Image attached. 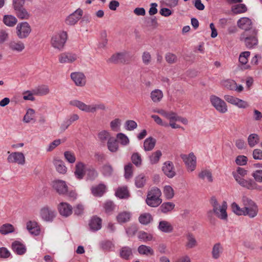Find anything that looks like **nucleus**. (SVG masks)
<instances>
[{"instance_id": "45", "label": "nucleus", "mask_w": 262, "mask_h": 262, "mask_svg": "<svg viewBox=\"0 0 262 262\" xmlns=\"http://www.w3.org/2000/svg\"><path fill=\"white\" fill-rule=\"evenodd\" d=\"M120 256L125 259H128L132 255V249L128 247H124L120 251Z\"/></svg>"}, {"instance_id": "2", "label": "nucleus", "mask_w": 262, "mask_h": 262, "mask_svg": "<svg viewBox=\"0 0 262 262\" xmlns=\"http://www.w3.org/2000/svg\"><path fill=\"white\" fill-rule=\"evenodd\" d=\"M210 203L212 207V211L215 216L222 220H226L228 215L227 213V203L223 201L221 204L218 203L216 199L213 197L211 198Z\"/></svg>"}, {"instance_id": "21", "label": "nucleus", "mask_w": 262, "mask_h": 262, "mask_svg": "<svg viewBox=\"0 0 262 262\" xmlns=\"http://www.w3.org/2000/svg\"><path fill=\"white\" fill-rule=\"evenodd\" d=\"M162 170L164 174L169 178H172L176 175L173 164L170 161H166L164 163Z\"/></svg>"}, {"instance_id": "35", "label": "nucleus", "mask_w": 262, "mask_h": 262, "mask_svg": "<svg viewBox=\"0 0 262 262\" xmlns=\"http://www.w3.org/2000/svg\"><path fill=\"white\" fill-rule=\"evenodd\" d=\"M156 140L152 137L146 138L144 142V149L145 151H150L155 147Z\"/></svg>"}, {"instance_id": "51", "label": "nucleus", "mask_w": 262, "mask_h": 262, "mask_svg": "<svg viewBox=\"0 0 262 262\" xmlns=\"http://www.w3.org/2000/svg\"><path fill=\"white\" fill-rule=\"evenodd\" d=\"M146 181L144 175L140 174L135 179V185L138 188H142L145 184Z\"/></svg>"}, {"instance_id": "41", "label": "nucleus", "mask_w": 262, "mask_h": 262, "mask_svg": "<svg viewBox=\"0 0 262 262\" xmlns=\"http://www.w3.org/2000/svg\"><path fill=\"white\" fill-rule=\"evenodd\" d=\"M162 156V152L160 150H158L152 152L149 156V162L151 164H156L158 163Z\"/></svg>"}, {"instance_id": "60", "label": "nucleus", "mask_w": 262, "mask_h": 262, "mask_svg": "<svg viewBox=\"0 0 262 262\" xmlns=\"http://www.w3.org/2000/svg\"><path fill=\"white\" fill-rule=\"evenodd\" d=\"M132 161L136 166H140L142 164L141 156L137 152L134 153L132 155Z\"/></svg>"}, {"instance_id": "3", "label": "nucleus", "mask_w": 262, "mask_h": 262, "mask_svg": "<svg viewBox=\"0 0 262 262\" xmlns=\"http://www.w3.org/2000/svg\"><path fill=\"white\" fill-rule=\"evenodd\" d=\"M161 191L156 187H152L148 192L146 199V204L150 207H157L162 203Z\"/></svg>"}, {"instance_id": "57", "label": "nucleus", "mask_w": 262, "mask_h": 262, "mask_svg": "<svg viewBox=\"0 0 262 262\" xmlns=\"http://www.w3.org/2000/svg\"><path fill=\"white\" fill-rule=\"evenodd\" d=\"M222 84L225 87L231 90H234L236 88V83L233 80H225L222 82Z\"/></svg>"}, {"instance_id": "39", "label": "nucleus", "mask_w": 262, "mask_h": 262, "mask_svg": "<svg viewBox=\"0 0 262 262\" xmlns=\"http://www.w3.org/2000/svg\"><path fill=\"white\" fill-rule=\"evenodd\" d=\"M108 149L112 152H115L118 149V143L117 140L113 137L107 142Z\"/></svg>"}, {"instance_id": "20", "label": "nucleus", "mask_w": 262, "mask_h": 262, "mask_svg": "<svg viewBox=\"0 0 262 262\" xmlns=\"http://www.w3.org/2000/svg\"><path fill=\"white\" fill-rule=\"evenodd\" d=\"M60 214L64 217L69 216L73 212L72 206L66 202H61L58 206Z\"/></svg>"}, {"instance_id": "47", "label": "nucleus", "mask_w": 262, "mask_h": 262, "mask_svg": "<svg viewBox=\"0 0 262 262\" xmlns=\"http://www.w3.org/2000/svg\"><path fill=\"white\" fill-rule=\"evenodd\" d=\"M86 180L87 181H93L97 177V171L93 167H89L86 169Z\"/></svg>"}, {"instance_id": "16", "label": "nucleus", "mask_w": 262, "mask_h": 262, "mask_svg": "<svg viewBox=\"0 0 262 262\" xmlns=\"http://www.w3.org/2000/svg\"><path fill=\"white\" fill-rule=\"evenodd\" d=\"M9 49L14 53L21 52L25 48L24 42L18 40H10L8 43Z\"/></svg>"}, {"instance_id": "27", "label": "nucleus", "mask_w": 262, "mask_h": 262, "mask_svg": "<svg viewBox=\"0 0 262 262\" xmlns=\"http://www.w3.org/2000/svg\"><path fill=\"white\" fill-rule=\"evenodd\" d=\"M186 242L185 247L187 249H190L195 248L198 245L197 241L194 235L192 233H188L186 235Z\"/></svg>"}, {"instance_id": "54", "label": "nucleus", "mask_w": 262, "mask_h": 262, "mask_svg": "<svg viewBox=\"0 0 262 262\" xmlns=\"http://www.w3.org/2000/svg\"><path fill=\"white\" fill-rule=\"evenodd\" d=\"M133 166L131 163H129L124 167V177L126 179H129L133 177Z\"/></svg>"}, {"instance_id": "50", "label": "nucleus", "mask_w": 262, "mask_h": 262, "mask_svg": "<svg viewBox=\"0 0 262 262\" xmlns=\"http://www.w3.org/2000/svg\"><path fill=\"white\" fill-rule=\"evenodd\" d=\"M152 220L151 215L148 213H143L139 217V221L140 223L143 225H147Z\"/></svg>"}, {"instance_id": "1", "label": "nucleus", "mask_w": 262, "mask_h": 262, "mask_svg": "<svg viewBox=\"0 0 262 262\" xmlns=\"http://www.w3.org/2000/svg\"><path fill=\"white\" fill-rule=\"evenodd\" d=\"M241 202L243 206L242 208L235 202H233L231 205L232 210L235 214L248 216L250 218H254L257 215L258 206L252 199L246 195H243Z\"/></svg>"}, {"instance_id": "58", "label": "nucleus", "mask_w": 262, "mask_h": 262, "mask_svg": "<svg viewBox=\"0 0 262 262\" xmlns=\"http://www.w3.org/2000/svg\"><path fill=\"white\" fill-rule=\"evenodd\" d=\"M121 121L119 119H115L112 121L110 123L111 129L115 132H118L120 130Z\"/></svg>"}, {"instance_id": "55", "label": "nucleus", "mask_w": 262, "mask_h": 262, "mask_svg": "<svg viewBox=\"0 0 262 262\" xmlns=\"http://www.w3.org/2000/svg\"><path fill=\"white\" fill-rule=\"evenodd\" d=\"M254 182L253 180L250 179L248 180L243 179L242 181L240 183L239 185L247 189L252 190V186L254 184Z\"/></svg>"}, {"instance_id": "62", "label": "nucleus", "mask_w": 262, "mask_h": 262, "mask_svg": "<svg viewBox=\"0 0 262 262\" xmlns=\"http://www.w3.org/2000/svg\"><path fill=\"white\" fill-rule=\"evenodd\" d=\"M142 60L145 65H148L151 61L150 54L147 51L144 52L142 55Z\"/></svg>"}, {"instance_id": "6", "label": "nucleus", "mask_w": 262, "mask_h": 262, "mask_svg": "<svg viewBox=\"0 0 262 262\" xmlns=\"http://www.w3.org/2000/svg\"><path fill=\"white\" fill-rule=\"evenodd\" d=\"M49 93V89L47 85H41L35 88L31 91H27L23 93V98H29L33 96H43Z\"/></svg>"}, {"instance_id": "32", "label": "nucleus", "mask_w": 262, "mask_h": 262, "mask_svg": "<svg viewBox=\"0 0 262 262\" xmlns=\"http://www.w3.org/2000/svg\"><path fill=\"white\" fill-rule=\"evenodd\" d=\"M250 55V52L249 51H245L241 53L239 56V62L243 65H244V69H248L250 68L249 65H246L248 62V58Z\"/></svg>"}, {"instance_id": "7", "label": "nucleus", "mask_w": 262, "mask_h": 262, "mask_svg": "<svg viewBox=\"0 0 262 262\" xmlns=\"http://www.w3.org/2000/svg\"><path fill=\"white\" fill-rule=\"evenodd\" d=\"M8 154L9 155L7 160L8 163L21 166L26 163V158L23 152L19 151L10 152L8 151Z\"/></svg>"}, {"instance_id": "15", "label": "nucleus", "mask_w": 262, "mask_h": 262, "mask_svg": "<svg viewBox=\"0 0 262 262\" xmlns=\"http://www.w3.org/2000/svg\"><path fill=\"white\" fill-rule=\"evenodd\" d=\"M86 169L84 163L80 161L77 162L75 164L74 172L75 178L79 180L83 179L86 172Z\"/></svg>"}, {"instance_id": "9", "label": "nucleus", "mask_w": 262, "mask_h": 262, "mask_svg": "<svg viewBox=\"0 0 262 262\" xmlns=\"http://www.w3.org/2000/svg\"><path fill=\"white\" fill-rule=\"evenodd\" d=\"M31 32V28L29 24L27 22L18 24L16 28V33L19 39L27 38Z\"/></svg>"}, {"instance_id": "8", "label": "nucleus", "mask_w": 262, "mask_h": 262, "mask_svg": "<svg viewBox=\"0 0 262 262\" xmlns=\"http://www.w3.org/2000/svg\"><path fill=\"white\" fill-rule=\"evenodd\" d=\"M181 157L185 163L189 172L194 171L196 166V158L193 152L188 155H181Z\"/></svg>"}, {"instance_id": "46", "label": "nucleus", "mask_w": 262, "mask_h": 262, "mask_svg": "<svg viewBox=\"0 0 262 262\" xmlns=\"http://www.w3.org/2000/svg\"><path fill=\"white\" fill-rule=\"evenodd\" d=\"M228 102L239 108H246L248 106V103L243 99H228Z\"/></svg>"}, {"instance_id": "37", "label": "nucleus", "mask_w": 262, "mask_h": 262, "mask_svg": "<svg viewBox=\"0 0 262 262\" xmlns=\"http://www.w3.org/2000/svg\"><path fill=\"white\" fill-rule=\"evenodd\" d=\"M89 227L90 230L92 232H96L98 230V217L97 215H94L91 218Z\"/></svg>"}, {"instance_id": "19", "label": "nucleus", "mask_w": 262, "mask_h": 262, "mask_svg": "<svg viewBox=\"0 0 262 262\" xmlns=\"http://www.w3.org/2000/svg\"><path fill=\"white\" fill-rule=\"evenodd\" d=\"M83 11L80 9H77L69 15L66 19V23L68 25H74L81 17Z\"/></svg>"}, {"instance_id": "25", "label": "nucleus", "mask_w": 262, "mask_h": 262, "mask_svg": "<svg viewBox=\"0 0 262 262\" xmlns=\"http://www.w3.org/2000/svg\"><path fill=\"white\" fill-rule=\"evenodd\" d=\"M132 214L130 212L123 211L119 212L116 216V221L120 224H122L130 221Z\"/></svg>"}, {"instance_id": "4", "label": "nucleus", "mask_w": 262, "mask_h": 262, "mask_svg": "<svg viewBox=\"0 0 262 262\" xmlns=\"http://www.w3.org/2000/svg\"><path fill=\"white\" fill-rule=\"evenodd\" d=\"M240 39L244 41L248 48L252 49L258 44L257 31L253 29L250 31L244 32L241 34Z\"/></svg>"}, {"instance_id": "61", "label": "nucleus", "mask_w": 262, "mask_h": 262, "mask_svg": "<svg viewBox=\"0 0 262 262\" xmlns=\"http://www.w3.org/2000/svg\"><path fill=\"white\" fill-rule=\"evenodd\" d=\"M117 138L119 142L123 145H126L129 143V139L128 137L124 134H118L117 135Z\"/></svg>"}, {"instance_id": "24", "label": "nucleus", "mask_w": 262, "mask_h": 262, "mask_svg": "<svg viewBox=\"0 0 262 262\" xmlns=\"http://www.w3.org/2000/svg\"><path fill=\"white\" fill-rule=\"evenodd\" d=\"M26 227L29 233L33 235L37 236L40 234V227L35 221H29L27 223Z\"/></svg>"}, {"instance_id": "52", "label": "nucleus", "mask_w": 262, "mask_h": 262, "mask_svg": "<svg viewBox=\"0 0 262 262\" xmlns=\"http://www.w3.org/2000/svg\"><path fill=\"white\" fill-rule=\"evenodd\" d=\"M138 238L143 242L150 241L152 239V235L144 231H140L138 234Z\"/></svg>"}, {"instance_id": "44", "label": "nucleus", "mask_w": 262, "mask_h": 262, "mask_svg": "<svg viewBox=\"0 0 262 262\" xmlns=\"http://www.w3.org/2000/svg\"><path fill=\"white\" fill-rule=\"evenodd\" d=\"M115 195L120 199H125L128 196V191L126 187H120L116 190Z\"/></svg>"}, {"instance_id": "53", "label": "nucleus", "mask_w": 262, "mask_h": 262, "mask_svg": "<svg viewBox=\"0 0 262 262\" xmlns=\"http://www.w3.org/2000/svg\"><path fill=\"white\" fill-rule=\"evenodd\" d=\"M15 12L17 17L22 19H28L30 16L29 13L24 8L16 10Z\"/></svg>"}, {"instance_id": "33", "label": "nucleus", "mask_w": 262, "mask_h": 262, "mask_svg": "<svg viewBox=\"0 0 262 262\" xmlns=\"http://www.w3.org/2000/svg\"><path fill=\"white\" fill-rule=\"evenodd\" d=\"M15 232V229L11 224H4L0 227V233L2 235H7Z\"/></svg>"}, {"instance_id": "31", "label": "nucleus", "mask_w": 262, "mask_h": 262, "mask_svg": "<svg viewBox=\"0 0 262 262\" xmlns=\"http://www.w3.org/2000/svg\"><path fill=\"white\" fill-rule=\"evenodd\" d=\"M198 177L201 179L206 181L209 183H211L213 181L212 173L208 169L202 170L199 173Z\"/></svg>"}, {"instance_id": "30", "label": "nucleus", "mask_w": 262, "mask_h": 262, "mask_svg": "<svg viewBox=\"0 0 262 262\" xmlns=\"http://www.w3.org/2000/svg\"><path fill=\"white\" fill-rule=\"evenodd\" d=\"M116 205L110 200H107L103 204V209L104 212L107 215L112 214L116 209Z\"/></svg>"}, {"instance_id": "56", "label": "nucleus", "mask_w": 262, "mask_h": 262, "mask_svg": "<svg viewBox=\"0 0 262 262\" xmlns=\"http://www.w3.org/2000/svg\"><path fill=\"white\" fill-rule=\"evenodd\" d=\"M64 157L65 159L71 164L74 163L76 161V157L75 154L70 151H66L64 152Z\"/></svg>"}, {"instance_id": "48", "label": "nucleus", "mask_w": 262, "mask_h": 262, "mask_svg": "<svg viewBox=\"0 0 262 262\" xmlns=\"http://www.w3.org/2000/svg\"><path fill=\"white\" fill-rule=\"evenodd\" d=\"M259 137L256 134H250L248 138V144L251 147L256 145L259 142Z\"/></svg>"}, {"instance_id": "34", "label": "nucleus", "mask_w": 262, "mask_h": 262, "mask_svg": "<svg viewBox=\"0 0 262 262\" xmlns=\"http://www.w3.org/2000/svg\"><path fill=\"white\" fill-rule=\"evenodd\" d=\"M113 137L110 133L106 130H102L99 132V142H101V145L105 146V143L107 142Z\"/></svg>"}, {"instance_id": "40", "label": "nucleus", "mask_w": 262, "mask_h": 262, "mask_svg": "<svg viewBox=\"0 0 262 262\" xmlns=\"http://www.w3.org/2000/svg\"><path fill=\"white\" fill-rule=\"evenodd\" d=\"M107 43V33L105 30H103L99 35V48L105 49Z\"/></svg>"}, {"instance_id": "11", "label": "nucleus", "mask_w": 262, "mask_h": 262, "mask_svg": "<svg viewBox=\"0 0 262 262\" xmlns=\"http://www.w3.org/2000/svg\"><path fill=\"white\" fill-rule=\"evenodd\" d=\"M77 58V54L69 52H63L58 55V60L60 63H71Z\"/></svg>"}, {"instance_id": "43", "label": "nucleus", "mask_w": 262, "mask_h": 262, "mask_svg": "<svg viewBox=\"0 0 262 262\" xmlns=\"http://www.w3.org/2000/svg\"><path fill=\"white\" fill-rule=\"evenodd\" d=\"M35 119V111L32 108L27 110L23 118V121L25 123H29Z\"/></svg>"}, {"instance_id": "23", "label": "nucleus", "mask_w": 262, "mask_h": 262, "mask_svg": "<svg viewBox=\"0 0 262 262\" xmlns=\"http://www.w3.org/2000/svg\"><path fill=\"white\" fill-rule=\"evenodd\" d=\"M211 102L215 109L221 113L227 111V106L225 101L222 99H211Z\"/></svg>"}, {"instance_id": "17", "label": "nucleus", "mask_w": 262, "mask_h": 262, "mask_svg": "<svg viewBox=\"0 0 262 262\" xmlns=\"http://www.w3.org/2000/svg\"><path fill=\"white\" fill-rule=\"evenodd\" d=\"M71 78L77 86H83L86 84V77L81 72L72 73Z\"/></svg>"}, {"instance_id": "13", "label": "nucleus", "mask_w": 262, "mask_h": 262, "mask_svg": "<svg viewBox=\"0 0 262 262\" xmlns=\"http://www.w3.org/2000/svg\"><path fill=\"white\" fill-rule=\"evenodd\" d=\"M70 103L76 106L80 110L86 112H94L96 111L97 108L96 105H86L77 99H74L71 101Z\"/></svg>"}, {"instance_id": "28", "label": "nucleus", "mask_w": 262, "mask_h": 262, "mask_svg": "<svg viewBox=\"0 0 262 262\" xmlns=\"http://www.w3.org/2000/svg\"><path fill=\"white\" fill-rule=\"evenodd\" d=\"M53 164L58 172L61 174H65L67 172V167L66 166L64 162L61 159L58 158H54Z\"/></svg>"}, {"instance_id": "5", "label": "nucleus", "mask_w": 262, "mask_h": 262, "mask_svg": "<svg viewBox=\"0 0 262 262\" xmlns=\"http://www.w3.org/2000/svg\"><path fill=\"white\" fill-rule=\"evenodd\" d=\"M67 33L62 31L53 35L51 43L52 46L59 50H62L67 39Z\"/></svg>"}, {"instance_id": "42", "label": "nucleus", "mask_w": 262, "mask_h": 262, "mask_svg": "<svg viewBox=\"0 0 262 262\" xmlns=\"http://www.w3.org/2000/svg\"><path fill=\"white\" fill-rule=\"evenodd\" d=\"M175 205L172 202H168L163 203L160 207L162 212L166 213L171 211L174 208Z\"/></svg>"}, {"instance_id": "64", "label": "nucleus", "mask_w": 262, "mask_h": 262, "mask_svg": "<svg viewBox=\"0 0 262 262\" xmlns=\"http://www.w3.org/2000/svg\"><path fill=\"white\" fill-rule=\"evenodd\" d=\"M252 176L255 181L262 183V170H256L254 171L252 173Z\"/></svg>"}, {"instance_id": "63", "label": "nucleus", "mask_w": 262, "mask_h": 262, "mask_svg": "<svg viewBox=\"0 0 262 262\" xmlns=\"http://www.w3.org/2000/svg\"><path fill=\"white\" fill-rule=\"evenodd\" d=\"M137 127V123L134 120H127L125 123V128L127 130H133Z\"/></svg>"}, {"instance_id": "10", "label": "nucleus", "mask_w": 262, "mask_h": 262, "mask_svg": "<svg viewBox=\"0 0 262 262\" xmlns=\"http://www.w3.org/2000/svg\"><path fill=\"white\" fill-rule=\"evenodd\" d=\"M52 186L53 189L59 194L62 195H66L68 187L64 181L56 180L53 182Z\"/></svg>"}, {"instance_id": "22", "label": "nucleus", "mask_w": 262, "mask_h": 262, "mask_svg": "<svg viewBox=\"0 0 262 262\" xmlns=\"http://www.w3.org/2000/svg\"><path fill=\"white\" fill-rule=\"evenodd\" d=\"M157 228L160 231L165 233H170L173 231L172 224L165 220L160 221Z\"/></svg>"}, {"instance_id": "59", "label": "nucleus", "mask_w": 262, "mask_h": 262, "mask_svg": "<svg viewBox=\"0 0 262 262\" xmlns=\"http://www.w3.org/2000/svg\"><path fill=\"white\" fill-rule=\"evenodd\" d=\"M232 11L235 14L241 13L246 12L247 8L244 4H238L233 7Z\"/></svg>"}, {"instance_id": "49", "label": "nucleus", "mask_w": 262, "mask_h": 262, "mask_svg": "<svg viewBox=\"0 0 262 262\" xmlns=\"http://www.w3.org/2000/svg\"><path fill=\"white\" fill-rule=\"evenodd\" d=\"M163 193L167 199H171L174 194L173 188L169 185H166L164 187Z\"/></svg>"}, {"instance_id": "26", "label": "nucleus", "mask_w": 262, "mask_h": 262, "mask_svg": "<svg viewBox=\"0 0 262 262\" xmlns=\"http://www.w3.org/2000/svg\"><path fill=\"white\" fill-rule=\"evenodd\" d=\"M12 249L15 253L18 255H23L27 251L25 245L18 241H15L12 243Z\"/></svg>"}, {"instance_id": "38", "label": "nucleus", "mask_w": 262, "mask_h": 262, "mask_svg": "<svg viewBox=\"0 0 262 262\" xmlns=\"http://www.w3.org/2000/svg\"><path fill=\"white\" fill-rule=\"evenodd\" d=\"M3 22L8 27H13L16 24L17 20L16 18L13 15H6L4 16Z\"/></svg>"}, {"instance_id": "36", "label": "nucleus", "mask_w": 262, "mask_h": 262, "mask_svg": "<svg viewBox=\"0 0 262 262\" xmlns=\"http://www.w3.org/2000/svg\"><path fill=\"white\" fill-rule=\"evenodd\" d=\"M138 251L140 254L145 255H152L154 254V250L150 247L142 245L138 248Z\"/></svg>"}, {"instance_id": "29", "label": "nucleus", "mask_w": 262, "mask_h": 262, "mask_svg": "<svg viewBox=\"0 0 262 262\" xmlns=\"http://www.w3.org/2000/svg\"><path fill=\"white\" fill-rule=\"evenodd\" d=\"M223 252V247L220 243L215 244L211 251L212 257L214 259H219Z\"/></svg>"}, {"instance_id": "18", "label": "nucleus", "mask_w": 262, "mask_h": 262, "mask_svg": "<svg viewBox=\"0 0 262 262\" xmlns=\"http://www.w3.org/2000/svg\"><path fill=\"white\" fill-rule=\"evenodd\" d=\"M237 25L240 29L245 30V32H249L254 29L252 28V21L248 17H242L239 19L237 21Z\"/></svg>"}, {"instance_id": "12", "label": "nucleus", "mask_w": 262, "mask_h": 262, "mask_svg": "<svg viewBox=\"0 0 262 262\" xmlns=\"http://www.w3.org/2000/svg\"><path fill=\"white\" fill-rule=\"evenodd\" d=\"M40 216L41 219L46 222H52L55 217L56 212L54 209L48 207H45L40 210Z\"/></svg>"}, {"instance_id": "14", "label": "nucleus", "mask_w": 262, "mask_h": 262, "mask_svg": "<svg viewBox=\"0 0 262 262\" xmlns=\"http://www.w3.org/2000/svg\"><path fill=\"white\" fill-rule=\"evenodd\" d=\"M127 56L128 54L126 52H117L113 54L108 61L115 64L125 63L127 61Z\"/></svg>"}]
</instances>
